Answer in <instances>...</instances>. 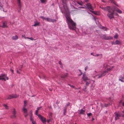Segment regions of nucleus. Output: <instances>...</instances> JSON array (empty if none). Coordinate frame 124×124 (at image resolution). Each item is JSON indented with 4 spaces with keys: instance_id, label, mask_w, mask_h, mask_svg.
<instances>
[{
    "instance_id": "1",
    "label": "nucleus",
    "mask_w": 124,
    "mask_h": 124,
    "mask_svg": "<svg viewBox=\"0 0 124 124\" xmlns=\"http://www.w3.org/2000/svg\"><path fill=\"white\" fill-rule=\"evenodd\" d=\"M113 67L112 66L111 67H110L109 68L107 69L106 70H105L102 72L100 75H97L93 77V78H95L96 77L98 76L97 77L98 78H101L103 76H104L108 72V71H110L112 68H113Z\"/></svg>"
},
{
    "instance_id": "2",
    "label": "nucleus",
    "mask_w": 124,
    "mask_h": 124,
    "mask_svg": "<svg viewBox=\"0 0 124 124\" xmlns=\"http://www.w3.org/2000/svg\"><path fill=\"white\" fill-rule=\"evenodd\" d=\"M105 10L108 11L109 13L108 14L110 16H113L114 14L115 11L114 10V8H111L108 6L105 7Z\"/></svg>"
},
{
    "instance_id": "3",
    "label": "nucleus",
    "mask_w": 124,
    "mask_h": 124,
    "mask_svg": "<svg viewBox=\"0 0 124 124\" xmlns=\"http://www.w3.org/2000/svg\"><path fill=\"white\" fill-rule=\"evenodd\" d=\"M67 24L69 27L70 29L74 30L76 28V24L73 21Z\"/></svg>"
},
{
    "instance_id": "4",
    "label": "nucleus",
    "mask_w": 124,
    "mask_h": 124,
    "mask_svg": "<svg viewBox=\"0 0 124 124\" xmlns=\"http://www.w3.org/2000/svg\"><path fill=\"white\" fill-rule=\"evenodd\" d=\"M19 96V95L16 94H12L11 95H9L8 97L5 99L6 100L11 99L13 98H17Z\"/></svg>"
},
{
    "instance_id": "5",
    "label": "nucleus",
    "mask_w": 124,
    "mask_h": 124,
    "mask_svg": "<svg viewBox=\"0 0 124 124\" xmlns=\"http://www.w3.org/2000/svg\"><path fill=\"white\" fill-rule=\"evenodd\" d=\"M6 78L7 80L8 79V78L6 76L5 74H1V76H0V80H2L6 81Z\"/></svg>"
},
{
    "instance_id": "6",
    "label": "nucleus",
    "mask_w": 124,
    "mask_h": 124,
    "mask_svg": "<svg viewBox=\"0 0 124 124\" xmlns=\"http://www.w3.org/2000/svg\"><path fill=\"white\" fill-rule=\"evenodd\" d=\"M66 18V22L67 24L70 22H71V21H73V20L71 19L70 16H65Z\"/></svg>"
},
{
    "instance_id": "7",
    "label": "nucleus",
    "mask_w": 124,
    "mask_h": 124,
    "mask_svg": "<svg viewBox=\"0 0 124 124\" xmlns=\"http://www.w3.org/2000/svg\"><path fill=\"white\" fill-rule=\"evenodd\" d=\"M13 111L12 112V115L10 117L12 118H15L16 117V111L15 109L14 108L13 109Z\"/></svg>"
},
{
    "instance_id": "8",
    "label": "nucleus",
    "mask_w": 124,
    "mask_h": 124,
    "mask_svg": "<svg viewBox=\"0 0 124 124\" xmlns=\"http://www.w3.org/2000/svg\"><path fill=\"white\" fill-rule=\"evenodd\" d=\"M39 118L41 120V121L43 123H45L46 122V118L44 117L43 116H42L41 115H39Z\"/></svg>"
},
{
    "instance_id": "9",
    "label": "nucleus",
    "mask_w": 124,
    "mask_h": 124,
    "mask_svg": "<svg viewBox=\"0 0 124 124\" xmlns=\"http://www.w3.org/2000/svg\"><path fill=\"white\" fill-rule=\"evenodd\" d=\"M45 20L48 22H54L56 21L55 19H52L48 17L46 18Z\"/></svg>"
},
{
    "instance_id": "10",
    "label": "nucleus",
    "mask_w": 124,
    "mask_h": 124,
    "mask_svg": "<svg viewBox=\"0 0 124 124\" xmlns=\"http://www.w3.org/2000/svg\"><path fill=\"white\" fill-rule=\"evenodd\" d=\"M7 25V22L6 21H5L3 22L2 25L0 26L3 28L7 27H8Z\"/></svg>"
},
{
    "instance_id": "11",
    "label": "nucleus",
    "mask_w": 124,
    "mask_h": 124,
    "mask_svg": "<svg viewBox=\"0 0 124 124\" xmlns=\"http://www.w3.org/2000/svg\"><path fill=\"white\" fill-rule=\"evenodd\" d=\"M68 73H65L64 74L62 75H61V78L62 79V80H63L64 79L68 77Z\"/></svg>"
},
{
    "instance_id": "12",
    "label": "nucleus",
    "mask_w": 124,
    "mask_h": 124,
    "mask_svg": "<svg viewBox=\"0 0 124 124\" xmlns=\"http://www.w3.org/2000/svg\"><path fill=\"white\" fill-rule=\"evenodd\" d=\"M115 120H116L118 119H119V117L121 116L120 115L116 112L115 113Z\"/></svg>"
},
{
    "instance_id": "13",
    "label": "nucleus",
    "mask_w": 124,
    "mask_h": 124,
    "mask_svg": "<svg viewBox=\"0 0 124 124\" xmlns=\"http://www.w3.org/2000/svg\"><path fill=\"white\" fill-rule=\"evenodd\" d=\"M93 19L96 22V23L97 24H98L99 23V19L98 18H97L95 16H93Z\"/></svg>"
},
{
    "instance_id": "14",
    "label": "nucleus",
    "mask_w": 124,
    "mask_h": 124,
    "mask_svg": "<svg viewBox=\"0 0 124 124\" xmlns=\"http://www.w3.org/2000/svg\"><path fill=\"white\" fill-rule=\"evenodd\" d=\"M113 39V38L112 37L110 36H106V35L105 39L108 40L112 39Z\"/></svg>"
},
{
    "instance_id": "15",
    "label": "nucleus",
    "mask_w": 124,
    "mask_h": 124,
    "mask_svg": "<svg viewBox=\"0 0 124 124\" xmlns=\"http://www.w3.org/2000/svg\"><path fill=\"white\" fill-rule=\"evenodd\" d=\"M17 0L19 9L20 10L21 7V5L20 0Z\"/></svg>"
},
{
    "instance_id": "16",
    "label": "nucleus",
    "mask_w": 124,
    "mask_h": 124,
    "mask_svg": "<svg viewBox=\"0 0 124 124\" xmlns=\"http://www.w3.org/2000/svg\"><path fill=\"white\" fill-rule=\"evenodd\" d=\"M86 6L89 9H91V10H93L92 7L90 3H87L86 4Z\"/></svg>"
},
{
    "instance_id": "17",
    "label": "nucleus",
    "mask_w": 124,
    "mask_h": 124,
    "mask_svg": "<svg viewBox=\"0 0 124 124\" xmlns=\"http://www.w3.org/2000/svg\"><path fill=\"white\" fill-rule=\"evenodd\" d=\"M85 74H84L83 75V77H82V78L83 79V80L85 81L87 80H89V79L86 77H85Z\"/></svg>"
},
{
    "instance_id": "18",
    "label": "nucleus",
    "mask_w": 124,
    "mask_h": 124,
    "mask_svg": "<svg viewBox=\"0 0 124 124\" xmlns=\"http://www.w3.org/2000/svg\"><path fill=\"white\" fill-rule=\"evenodd\" d=\"M114 10L115 11V12L114 13V15H116L115 14V12L116 11L118 13H119L121 14L122 13V11L121 10H120L118 8H117L115 9V10Z\"/></svg>"
},
{
    "instance_id": "19",
    "label": "nucleus",
    "mask_w": 124,
    "mask_h": 124,
    "mask_svg": "<svg viewBox=\"0 0 124 124\" xmlns=\"http://www.w3.org/2000/svg\"><path fill=\"white\" fill-rule=\"evenodd\" d=\"M39 24V22H38L37 21H35L34 22V24L32 25V26H38Z\"/></svg>"
},
{
    "instance_id": "20",
    "label": "nucleus",
    "mask_w": 124,
    "mask_h": 124,
    "mask_svg": "<svg viewBox=\"0 0 124 124\" xmlns=\"http://www.w3.org/2000/svg\"><path fill=\"white\" fill-rule=\"evenodd\" d=\"M23 110L24 114H27V108H25V107H23Z\"/></svg>"
},
{
    "instance_id": "21",
    "label": "nucleus",
    "mask_w": 124,
    "mask_h": 124,
    "mask_svg": "<svg viewBox=\"0 0 124 124\" xmlns=\"http://www.w3.org/2000/svg\"><path fill=\"white\" fill-rule=\"evenodd\" d=\"M79 114H84V113L85 112V110L81 109L80 110H79Z\"/></svg>"
},
{
    "instance_id": "22",
    "label": "nucleus",
    "mask_w": 124,
    "mask_h": 124,
    "mask_svg": "<svg viewBox=\"0 0 124 124\" xmlns=\"http://www.w3.org/2000/svg\"><path fill=\"white\" fill-rule=\"evenodd\" d=\"M99 26L100 28L102 29H105V31H107V28L103 26H102L101 25H100Z\"/></svg>"
},
{
    "instance_id": "23",
    "label": "nucleus",
    "mask_w": 124,
    "mask_h": 124,
    "mask_svg": "<svg viewBox=\"0 0 124 124\" xmlns=\"http://www.w3.org/2000/svg\"><path fill=\"white\" fill-rule=\"evenodd\" d=\"M12 39L13 40H15L17 39H18V37L17 35H15V36L12 37Z\"/></svg>"
},
{
    "instance_id": "24",
    "label": "nucleus",
    "mask_w": 124,
    "mask_h": 124,
    "mask_svg": "<svg viewBox=\"0 0 124 124\" xmlns=\"http://www.w3.org/2000/svg\"><path fill=\"white\" fill-rule=\"evenodd\" d=\"M93 13L95 15H99L100 12L99 11H93Z\"/></svg>"
},
{
    "instance_id": "25",
    "label": "nucleus",
    "mask_w": 124,
    "mask_h": 124,
    "mask_svg": "<svg viewBox=\"0 0 124 124\" xmlns=\"http://www.w3.org/2000/svg\"><path fill=\"white\" fill-rule=\"evenodd\" d=\"M105 34L101 35H100V37L101 39H105Z\"/></svg>"
},
{
    "instance_id": "26",
    "label": "nucleus",
    "mask_w": 124,
    "mask_h": 124,
    "mask_svg": "<svg viewBox=\"0 0 124 124\" xmlns=\"http://www.w3.org/2000/svg\"><path fill=\"white\" fill-rule=\"evenodd\" d=\"M23 102L24 105H23V107H25L27 105V101H24Z\"/></svg>"
},
{
    "instance_id": "27",
    "label": "nucleus",
    "mask_w": 124,
    "mask_h": 124,
    "mask_svg": "<svg viewBox=\"0 0 124 124\" xmlns=\"http://www.w3.org/2000/svg\"><path fill=\"white\" fill-rule=\"evenodd\" d=\"M115 43L116 44L119 45L120 44V42L117 40L115 42Z\"/></svg>"
},
{
    "instance_id": "28",
    "label": "nucleus",
    "mask_w": 124,
    "mask_h": 124,
    "mask_svg": "<svg viewBox=\"0 0 124 124\" xmlns=\"http://www.w3.org/2000/svg\"><path fill=\"white\" fill-rule=\"evenodd\" d=\"M3 106L6 109H8V107L7 105L6 104H3Z\"/></svg>"
},
{
    "instance_id": "29",
    "label": "nucleus",
    "mask_w": 124,
    "mask_h": 124,
    "mask_svg": "<svg viewBox=\"0 0 124 124\" xmlns=\"http://www.w3.org/2000/svg\"><path fill=\"white\" fill-rule=\"evenodd\" d=\"M67 108L66 107V106H65V107L64 108L63 110V113L64 114V115H65V113L66 112Z\"/></svg>"
},
{
    "instance_id": "30",
    "label": "nucleus",
    "mask_w": 124,
    "mask_h": 124,
    "mask_svg": "<svg viewBox=\"0 0 124 124\" xmlns=\"http://www.w3.org/2000/svg\"><path fill=\"white\" fill-rule=\"evenodd\" d=\"M77 2L78 4L81 6L82 5V4H83V3L81 1L80 2L77 1Z\"/></svg>"
},
{
    "instance_id": "31",
    "label": "nucleus",
    "mask_w": 124,
    "mask_h": 124,
    "mask_svg": "<svg viewBox=\"0 0 124 124\" xmlns=\"http://www.w3.org/2000/svg\"><path fill=\"white\" fill-rule=\"evenodd\" d=\"M38 110H36L35 111V114L37 116H38V117H39V115H41L40 114H38Z\"/></svg>"
},
{
    "instance_id": "32",
    "label": "nucleus",
    "mask_w": 124,
    "mask_h": 124,
    "mask_svg": "<svg viewBox=\"0 0 124 124\" xmlns=\"http://www.w3.org/2000/svg\"><path fill=\"white\" fill-rule=\"evenodd\" d=\"M42 3H44L46 2V0H40Z\"/></svg>"
},
{
    "instance_id": "33",
    "label": "nucleus",
    "mask_w": 124,
    "mask_h": 124,
    "mask_svg": "<svg viewBox=\"0 0 124 124\" xmlns=\"http://www.w3.org/2000/svg\"><path fill=\"white\" fill-rule=\"evenodd\" d=\"M87 88V87L86 86H85L83 88V90L85 92H86V90Z\"/></svg>"
},
{
    "instance_id": "34",
    "label": "nucleus",
    "mask_w": 124,
    "mask_h": 124,
    "mask_svg": "<svg viewBox=\"0 0 124 124\" xmlns=\"http://www.w3.org/2000/svg\"><path fill=\"white\" fill-rule=\"evenodd\" d=\"M114 38L115 39H117L118 37V35L117 34H116L114 36Z\"/></svg>"
},
{
    "instance_id": "35",
    "label": "nucleus",
    "mask_w": 124,
    "mask_h": 124,
    "mask_svg": "<svg viewBox=\"0 0 124 124\" xmlns=\"http://www.w3.org/2000/svg\"><path fill=\"white\" fill-rule=\"evenodd\" d=\"M40 17L42 18L43 20H45L46 18L44 16H41Z\"/></svg>"
},
{
    "instance_id": "36",
    "label": "nucleus",
    "mask_w": 124,
    "mask_h": 124,
    "mask_svg": "<svg viewBox=\"0 0 124 124\" xmlns=\"http://www.w3.org/2000/svg\"><path fill=\"white\" fill-rule=\"evenodd\" d=\"M0 9L1 10H2L3 11L5 12H6V11H4V10L2 8V6H1V8H0Z\"/></svg>"
},
{
    "instance_id": "37",
    "label": "nucleus",
    "mask_w": 124,
    "mask_h": 124,
    "mask_svg": "<svg viewBox=\"0 0 124 124\" xmlns=\"http://www.w3.org/2000/svg\"><path fill=\"white\" fill-rule=\"evenodd\" d=\"M119 81H120L121 82H124V81L122 79H121V78H119Z\"/></svg>"
},
{
    "instance_id": "38",
    "label": "nucleus",
    "mask_w": 124,
    "mask_h": 124,
    "mask_svg": "<svg viewBox=\"0 0 124 124\" xmlns=\"http://www.w3.org/2000/svg\"><path fill=\"white\" fill-rule=\"evenodd\" d=\"M108 17L110 19L114 18V16H108Z\"/></svg>"
},
{
    "instance_id": "39",
    "label": "nucleus",
    "mask_w": 124,
    "mask_h": 124,
    "mask_svg": "<svg viewBox=\"0 0 124 124\" xmlns=\"http://www.w3.org/2000/svg\"><path fill=\"white\" fill-rule=\"evenodd\" d=\"M87 115L89 117L92 115V114L91 113H87Z\"/></svg>"
},
{
    "instance_id": "40",
    "label": "nucleus",
    "mask_w": 124,
    "mask_h": 124,
    "mask_svg": "<svg viewBox=\"0 0 124 124\" xmlns=\"http://www.w3.org/2000/svg\"><path fill=\"white\" fill-rule=\"evenodd\" d=\"M62 1V3L63 4V5H64V4H66V3L65 2H64V0H61Z\"/></svg>"
},
{
    "instance_id": "41",
    "label": "nucleus",
    "mask_w": 124,
    "mask_h": 124,
    "mask_svg": "<svg viewBox=\"0 0 124 124\" xmlns=\"http://www.w3.org/2000/svg\"><path fill=\"white\" fill-rule=\"evenodd\" d=\"M101 55V56H102V54H97L96 55H93V56H99V55Z\"/></svg>"
},
{
    "instance_id": "42",
    "label": "nucleus",
    "mask_w": 124,
    "mask_h": 124,
    "mask_svg": "<svg viewBox=\"0 0 124 124\" xmlns=\"http://www.w3.org/2000/svg\"><path fill=\"white\" fill-rule=\"evenodd\" d=\"M90 83H89V82H86V85L87 86H88L90 84Z\"/></svg>"
},
{
    "instance_id": "43",
    "label": "nucleus",
    "mask_w": 124,
    "mask_h": 124,
    "mask_svg": "<svg viewBox=\"0 0 124 124\" xmlns=\"http://www.w3.org/2000/svg\"><path fill=\"white\" fill-rule=\"evenodd\" d=\"M32 124H36V122L34 120L32 121Z\"/></svg>"
},
{
    "instance_id": "44",
    "label": "nucleus",
    "mask_w": 124,
    "mask_h": 124,
    "mask_svg": "<svg viewBox=\"0 0 124 124\" xmlns=\"http://www.w3.org/2000/svg\"><path fill=\"white\" fill-rule=\"evenodd\" d=\"M30 120L31 121V122L32 121H33V118H32L31 116L30 118Z\"/></svg>"
},
{
    "instance_id": "45",
    "label": "nucleus",
    "mask_w": 124,
    "mask_h": 124,
    "mask_svg": "<svg viewBox=\"0 0 124 124\" xmlns=\"http://www.w3.org/2000/svg\"><path fill=\"white\" fill-rule=\"evenodd\" d=\"M70 104V103L69 102H68L67 104H66V106H66V107L67 106H69V105Z\"/></svg>"
},
{
    "instance_id": "46",
    "label": "nucleus",
    "mask_w": 124,
    "mask_h": 124,
    "mask_svg": "<svg viewBox=\"0 0 124 124\" xmlns=\"http://www.w3.org/2000/svg\"><path fill=\"white\" fill-rule=\"evenodd\" d=\"M119 78H121L123 80L124 79V77L121 76L119 77Z\"/></svg>"
},
{
    "instance_id": "47",
    "label": "nucleus",
    "mask_w": 124,
    "mask_h": 124,
    "mask_svg": "<svg viewBox=\"0 0 124 124\" xmlns=\"http://www.w3.org/2000/svg\"><path fill=\"white\" fill-rule=\"evenodd\" d=\"M42 107H38L37 108V110H38H38H39L40 108H41Z\"/></svg>"
},
{
    "instance_id": "48",
    "label": "nucleus",
    "mask_w": 124,
    "mask_h": 124,
    "mask_svg": "<svg viewBox=\"0 0 124 124\" xmlns=\"http://www.w3.org/2000/svg\"><path fill=\"white\" fill-rule=\"evenodd\" d=\"M59 63L60 65L62 64V63L61 61H59Z\"/></svg>"
},
{
    "instance_id": "49",
    "label": "nucleus",
    "mask_w": 124,
    "mask_h": 124,
    "mask_svg": "<svg viewBox=\"0 0 124 124\" xmlns=\"http://www.w3.org/2000/svg\"><path fill=\"white\" fill-rule=\"evenodd\" d=\"M29 39H30L31 40H34L33 38L32 37L30 38Z\"/></svg>"
},
{
    "instance_id": "50",
    "label": "nucleus",
    "mask_w": 124,
    "mask_h": 124,
    "mask_svg": "<svg viewBox=\"0 0 124 124\" xmlns=\"http://www.w3.org/2000/svg\"><path fill=\"white\" fill-rule=\"evenodd\" d=\"M88 66H86L85 68V70H86L88 69Z\"/></svg>"
},
{
    "instance_id": "51",
    "label": "nucleus",
    "mask_w": 124,
    "mask_h": 124,
    "mask_svg": "<svg viewBox=\"0 0 124 124\" xmlns=\"http://www.w3.org/2000/svg\"><path fill=\"white\" fill-rule=\"evenodd\" d=\"M108 104H105V107H107V106H108Z\"/></svg>"
},
{
    "instance_id": "52",
    "label": "nucleus",
    "mask_w": 124,
    "mask_h": 124,
    "mask_svg": "<svg viewBox=\"0 0 124 124\" xmlns=\"http://www.w3.org/2000/svg\"><path fill=\"white\" fill-rule=\"evenodd\" d=\"M70 86L71 87H72V88H75V86H73V85H71V86Z\"/></svg>"
},
{
    "instance_id": "53",
    "label": "nucleus",
    "mask_w": 124,
    "mask_h": 124,
    "mask_svg": "<svg viewBox=\"0 0 124 124\" xmlns=\"http://www.w3.org/2000/svg\"><path fill=\"white\" fill-rule=\"evenodd\" d=\"M101 9H103L104 10H105V7H102L101 8Z\"/></svg>"
},
{
    "instance_id": "54",
    "label": "nucleus",
    "mask_w": 124,
    "mask_h": 124,
    "mask_svg": "<svg viewBox=\"0 0 124 124\" xmlns=\"http://www.w3.org/2000/svg\"><path fill=\"white\" fill-rule=\"evenodd\" d=\"M28 115V114H25V115H24V116H25V117H27V116Z\"/></svg>"
},
{
    "instance_id": "55",
    "label": "nucleus",
    "mask_w": 124,
    "mask_h": 124,
    "mask_svg": "<svg viewBox=\"0 0 124 124\" xmlns=\"http://www.w3.org/2000/svg\"><path fill=\"white\" fill-rule=\"evenodd\" d=\"M60 67L62 68H63V66L62 65V64H61V65H60Z\"/></svg>"
},
{
    "instance_id": "56",
    "label": "nucleus",
    "mask_w": 124,
    "mask_h": 124,
    "mask_svg": "<svg viewBox=\"0 0 124 124\" xmlns=\"http://www.w3.org/2000/svg\"><path fill=\"white\" fill-rule=\"evenodd\" d=\"M82 74V72H81V73H80V74L78 75V76H80Z\"/></svg>"
},
{
    "instance_id": "57",
    "label": "nucleus",
    "mask_w": 124,
    "mask_h": 124,
    "mask_svg": "<svg viewBox=\"0 0 124 124\" xmlns=\"http://www.w3.org/2000/svg\"><path fill=\"white\" fill-rule=\"evenodd\" d=\"M112 44H114V45H115V44H115V43H114V42H112Z\"/></svg>"
},
{
    "instance_id": "58",
    "label": "nucleus",
    "mask_w": 124,
    "mask_h": 124,
    "mask_svg": "<svg viewBox=\"0 0 124 124\" xmlns=\"http://www.w3.org/2000/svg\"><path fill=\"white\" fill-rule=\"evenodd\" d=\"M122 105L124 106V102L122 103Z\"/></svg>"
},
{
    "instance_id": "59",
    "label": "nucleus",
    "mask_w": 124,
    "mask_h": 124,
    "mask_svg": "<svg viewBox=\"0 0 124 124\" xmlns=\"http://www.w3.org/2000/svg\"><path fill=\"white\" fill-rule=\"evenodd\" d=\"M79 72H80V73H81V72H82L81 71V70H79Z\"/></svg>"
},
{
    "instance_id": "60",
    "label": "nucleus",
    "mask_w": 124,
    "mask_h": 124,
    "mask_svg": "<svg viewBox=\"0 0 124 124\" xmlns=\"http://www.w3.org/2000/svg\"><path fill=\"white\" fill-rule=\"evenodd\" d=\"M24 36H25V35H22V37H24Z\"/></svg>"
},
{
    "instance_id": "61",
    "label": "nucleus",
    "mask_w": 124,
    "mask_h": 124,
    "mask_svg": "<svg viewBox=\"0 0 124 124\" xmlns=\"http://www.w3.org/2000/svg\"><path fill=\"white\" fill-rule=\"evenodd\" d=\"M91 55H93V53H91Z\"/></svg>"
},
{
    "instance_id": "62",
    "label": "nucleus",
    "mask_w": 124,
    "mask_h": 124,
    "mask_svg": "<svg viewBox=\"0 0 124 124\" xmlns=\"http://www.w3.org/2000/svg\"><path fill=\"white\" fill-rule=\"evenodd\" d=\"M11 71L12 72V73L13 72V70H11Z\"/></svg>"
},
{
    "instance_id": "63",
    "label": "nucleus",
    "mask_w": 124,
    "mask_h": 124,
    "mask_svg": "<svg viewBox=\"0 0 124 124\" xmlns=\"http://www.w3.org/2000/svg\"><path fill=\"white\" fill-rule=\"evenodd\" d=\"M85 2H87L88 1V0H85Z\"/></svg>"
},
{
    "instance_id": "64",
    "label": "nucleus",
    "mask_w": 124,
    "mask_h": 124,
    "mask_svg": "<svg viewBox=\"0 0 124 124\" xmlns=\"http://www.w3.org/2000/svg\"><path fill=\"white\" fill-rule=\"evenodd\" d=\"M94 119V118H92V121H93Z\"/></svg>"
}]
</instances>
